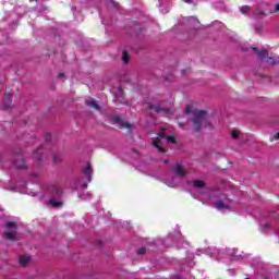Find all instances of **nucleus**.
<instances>
[{
    "label": "nucleus",
    "mask_w": 279,
    "mask_h": 279,
    "mask_svg": "<svg viewBox=\"0 0 279 279\" xmlns=\"http://www.w3.org/2000/svg\"><path fill=\"white\" fill-rule=\"evenodd\" d=\"M191 121L194 132H202L203 128H210L211 125L208 122V111L206 110H194Z\"/></svg>",
    "instance_id": "obj_1"
},
{
    "label": "nucleus",
    "mask_w": 279,
    "mask_h": 279,
    "mask_svg": "<svg viewBox=\"0 0 279 279\" xmlns=\"http://www.w3.org/2000/svg\"><path fill=\"white\" fill-rule=\"evenodd\" d=\"M7 228H13V230H8L4 232L5 239L8 241H15L16 240V222L8 221L7 222Z\"/></svg>",
    "instance_id": "obj_2"
},
{
    "label": "nucleus",
    "mask_w": 279,
    "mask_h": 279,
    "mask_svg": "<svg viewBox=\"0 0 279 279\" xmlns=\"http://www.w3.org/2000/svg\"><path fill=\"white\" fill-rule=\"evenodd\" d=\"M13 165L15 169H27V165L25 163V158L23 154H17L14 156Z\"/></svg>",
    "instance_id": "obj_3"
},
{
    "label": "nucleus",
    "mask_w": 279,
    "mask_h": 279,
    "mask_svg": "<svg viewBox=\"0 0 279 279\" xmlns=\"http://www.w3.org/2000/svg\"><path fill=\"white\" fill-rule=\"evenodd\" d=\"M111 121H113L114 123H118V125H121V128H125L126 130H132V124H130L126 121H123V119H121L118 116H113L111 118Z\"/></svg>",
    "instance_id": "obj_4"
},
{
    "label": "nucleus",
    "mask_w": 279,
    "mask_h": 279,
    "mask_svg": "<svg viewBox=\"0 0 279 279\" xmlns=\"http://www.w3.org/2000/svg\"><path fill=\"white\" fill-rule=\"evenodd\" d=\"M85 104L86 106H88V108H92L93 110H97L98 112H101V107L99 106V104H97V101H95V98H86L85 99Z\"/></svg>",
    "instance_id": "obj_5"
},
{
    "label": "nucleus",
    "mask_w": 279,
    "mask_h": 279,
    "mask_svg": "<svg viewBox=\"0 0 279 279\" xmlns=\"http://www.w3.org/2000/svg\"><path fill=\"white\" fill-rule=\"evenodd\" d=\"M33 158L36 161V165H38V167H40V162L43 160V146H39L37 148V150L34 151Z\"/></svg>",
    "instance_id": "obj_6"
},
{
    "label": "nucleus",
    "mask_w": 279,
    "mask_h": 279,
    "mask_svg": "<svg viewBox=\"0 0 279 279\" xmlns=\"http://www.w3.org/2000/svg\"><path fill=\"white\" fill-rule=\"evenodd\" d=\"M84 175L87 178L88 182H93V166L87 163L86 167L83 169Z\"/></svg>",
    "instance_id": "obj_7"
},
{
    "label": "nucleus",
    "mask_w": 279,
    "mask_h": 279,
    "mask_svg": "<svg viewBox=\"0 0 279 279\" xmlns=\"http://www.w3.org/2000/svg\"><path fill=\"white\" fill-rule=\"evenodd\" d=\"M174 175L177 178H184L186 175V170H184V168H182L181 163H177V166L174 168Z\"/></svg>",
    "instance_id": "obj_8"
},
{
    "label": "nucleus",
    "mask_w": 279,
    "mask_h": 279,
    "mask_svg": "<svg viewBox=\"0 0 279 279\" xmlns=\"http://www.w3.org/2000/svg\"><path fill=\"white\" fill-rule=\"evenodd\" d=\"M253 51H255L256 56H258L262 60H265L267 56H269V51L267 50H258V48L253 47Z\"/></svg>",
    "instance_id": "obj_9"
},
{
    "label": "nucleus",
    "mask_w": 279,
    "mask_h": 279,
    "mask_svg": "<svg viewBox=\"0 0 279 279\" xmlns=\"http://www.w3.org/2000/svg\"><path fill=\"white\" fill-rule=\"evenodd\" d=\"M12 106V93H4V108H10Z\"/></svg>",
    "instance_id": "obj_10"
},
{
    "label": "nucleus",
    "mask_w": 279,
    "mask_h": 279,
    "mask_svg": "<svg viewBox=\"0 0 279 279\" xmlns=\"http://www.w3.org/2000/svg\"><path fill=\"white\" fill-rule=\"evenodd\" d=\"M153 146H155L160 154H167V150L162 146H160V138L157 137L156 140H154Z\"/></svg>",
    "instance_id": "obj_11"
},
{
    "label": "nucleus",
    "mask_w": 279,
    "mask_h": 279,
    "mask_svg": "<svg viewBox=\"0 0 279 279\" xmlns=\"http://www.w3.org/2000/svg\"><path fill=\"white\" fill-rule=\"evenodd\" d=\"M216 208H217L218 210H226V209L230 208V206H228V204H226L223 201L218 199V201L216 202Z\"/></svg>",
    "instance_id": "obj_12"
},
{
    "label": "nucleus",
    "mask_w": 279,
    "mask_h": 279,
    "mask_svg": "<svg viewBox=\"0 0 279 279\" xmlns=\"http://www.w3.org/2000/svg\"><path fill=\"white\" fill-rule=\"evenodd\" d=\"M192 184L195 189H204V186H206V183L202 180H194Z\"/></svg>",
    "instance_id": "obj_13"
},
{
    "label": "nucleus",
    "mask_w": 279,
    "mask_h": 279,
    "mask_svg": "<svg viewBox=\"0 0 279 279\" xmlns=\"http://www.w3.org/2000/svg\"><path fill=\"white\" fill-rule=\"evenodd\" d=\"M122 62L123 64H130V53H128V50L122 52Z\"/></svg>",
    "instance_id": "obj_14"
},
{
    "label": "nucleus",
    "mask_w": 279,
    "mask_h": 279,
    "mask_svg": "<svg viewBox=\"0 0 279 279\" xmlns=\"http://www.w3.org/2000/svg\"><path fill=\"white\" fill-rule=\"evenodd\" d=\"M31 257L29 256H21L20 257V265H23V267H26V265L29 263Z\"/></svg>",
    "instance_id": "obj_15"
},
{
    "label": "nucleus",
    "mask_w": 279,
    "mask_h": 279,
    "mask_svg": "<svg viewBox=\"0 0 279 279\" xmlns=\"http://www.w3.org/2000/svg\"><path fill=\"white\" fill-rule=\"evenodd\" d=\"M148 110H154L155 112H157V114H160L162 112V108H160V106H156V105H149Z\"/></svg>",
    "instance_id": "obj_16"
},
{
    "label": "nucleus",
    "mask_w": 279,
    "mask_h": 279,
    "mask_svg": "<svg viewBox=\"0 0 279 279\" xmlns=\"http://www.w3.org/2000/svg\"><path fill=\"white\" fill-rule=\"evenodd\" d=\"M49 204L53 207V208H60V206H62V203L58 202V199L56 198H51L49 201Z\"/></svg>",
    "instance_id": "obj_17"
},
{
    "label": "nucleus",
    "mask_w": 279,
    "mask_h": 279,
    "mask_svg": "<svg viewBox=\"0 0 279 279\" xmlns=\"http://www.w3.org/2000/svg\"><path fill=\"white\" fill-rule=\"evenodd\" d=\"M267 64H279V59H275L274 57H268V60H266Z\"/></svg>",
    "instance_id": "obj_18"
},
{
    "label": "nucleus",
    "mask_w": 279,
    "mask_h": 279,
    "mask_svg": "<svg viewBox=\"0 0 279 279\" xmlns=\"http://www.w3.org/2000/svg\"><path fill=\"white\" fill-rule=\"evenodd\" d=\"M252 10V7L250 5H243L240 8V11L242 12V14H247V12H250Z\"/></svg>",
    "instance_id": "obj_19"
},
{
    "label": "nucleus",
    "mask_w": 279,
    "mask_h": 279,
    "mask_svg": "<svg viewBox=\"0 0 279 279\" xmlns=\"http://www.w3.org/2000/svg\"><path fill=\"white\" fill-rule=\"evenodd\" d=\"M52 160L53 162H56V165H58L59 162H61L62 157H60V155H53Z\"/></svg>",
    "instance_id": "obj_20"
},
{
    "label": "nucleus",
    "mask_w": 279,
    "mask_h": 279,
    "mask_svg": "<svg viewBox=\"0 0 279 279\" xmlns=\"http://www.w3.org/2000/svg\"><path fill=\"white\" fill-rule=\"evenodd\" d=\"M193 112V108L189 105L185 106L184 114H191Z\"/></svg>",
    "instance_id": "obj_21"
},
{
    "label": "nucleus",
    "mask_w": 279,
    "mask_h": 279,
    "mask_svg": "<svg viewBox=\"0 0 279 279\" xmlns=\"http://www.w3.org/2000/svg\"><path fill=\"white\" fill-rule=\"evenodd\" d=\"M166 141H168V143H172V145H175V143H177V142H175V137H173V136H171V135H170V136H167V137H166Z\"/></svg>",
    "instance_id": "obj_22"
},
{
    "label": "nucleus",
    "mask_w": 279,
    "mask_h": 279,
    "mask_svg": "<svg viewBox=\"0 0 279 279\" xmlns=\"http://www.w3.org/2000/svg\"><path fill=\"white\" fill-rule=\"evenodd\" d=\"M159 138L167 140V136L165 135V129L161 128V132L158 133Z\"/></svg>",
    "instance_id": "obj_23"
},
{
    "label": "nucleus",
    "mask_w": 279,
    "mask_h": 279,
    "mask_svg": "<svg viewBox=\"0 0 279 279\" xmlns=\"http://www.w3.org/2000/svg\"><path fill=\"white\" fill-rule=\"evenodd\" d=\"M255 16H256L257 19H263V16H265V12H264V11H258V12L255 14Z\"/></svg>",
    "instance_id": "obj_24"
},
{
    "label": "nucleus",
    "mask_w": 279,
    "mask_h": 279,
    "mask_svg": "<svg viewBox=\"0 0 279 279\" xmlns=\"http://www.w3.org/2000/svg\"><path fill=\"white\" fill-rule=\"evenodd\" d=\"M147 250L145 247H141L137 250V254L138 255H143V254H146Z\"/></svg>",
    "instance_id": "obj_25"
},
{
    "label": "nucleus",
    "mask_w": 279,
    "mask_h": 279,
    "mask_svg": "<svg viewBox=\"0 0 279 279\" xmlns=\"http://www.w3.org/2000/svg\"><path fill=\"white\" fill-rule=\"evenodd\" d=\"M49 141H51V134L47 133V134L45 135V142H46V143H49Z\"/></svg>",
    "instance_id": "obj_26"
},
{
    "label": "nucleus",
    "mask_w": 279,
    "mask_h": 279,
    "mask_svg": "<svg viewBox=\"0 0 279 279\" xmlns=\"http://www.w3.org/2000/svg\"><path fill=\"white\" fill-rule=\"evenodd\" d=\"M231 136L232 138H236L239 136V131H232Z\"/></svg>",
    "instance_id": "obj_27"
},
{
    "label": "nucleus",
    "mask_w": 279,
    "mask_h": 279,
    "mask_svg": "<svg viewBox=\"0 0 279 279\" xmlns=\"http://www.w3.org/2000/svg\"><path fill=\"white\" fill-rule=\"evenodd\" d=\"M275 141H279V132L274 135Z\"/></svg>",
    "instance_id": "obj_28"
},
{
    "label": "nucleus",
    "mask_w": 279,
    "mask_h": 279,
    "mask_svg": "<svg viewBox=\"0 0 279 279\" xmlns=\"http://www.w3.org/2000/svg\"><path fill=\"white\" fill-rule=\"evenodd\" d=\"M275 12H279V3L276 4Z\"/></svg>",
    "instance_id": "obj_29"
},
{
    "label": "nucleus",
    "mask_w": 279,
    "mask_h": 279,
    "mask_svg": "<svg viewBox=\"0 0 279 279\" xmlns=\"http://www.w3.org/2000/svg\"><path fill=\"white\" fill-rule=\"evenodd\" d=\"M83 186H84V189H88V183L84 182Z\"/></svg>",
    "instance_id": "obj_30"
},
{
    "label": "nucleus",
    "mask_w": 279,
    "mask_h": 279,
    "mask_svg": "<svg viewBox=\"0 0 279 279\" xmlns=\"http://www.w3.org/2000/svg\"><path fill=\"white\" fill-rule=\"evenodd\" d=\"M59 77H64V72H60Z\"/></svg>",
    "instance_id": "obj_31"
},
{
    "label": "nucleus",
    "mask_w": 279,
    "mask_h": 279,
    "mask_svg": "<svg viewBox=\"0 0 279 279\" xmlns=\"http://www.w3.org/2000/svg\"><path fill=\"white\" fill-rule=\"evenodd\" d=\"M163 165H169V159H165Z\"/></svg>",
    "instance_id": "obj_32"
},
{
    "label": "nucleus",
    "mask_w": 279,
    "mask_h": 279,
    "mask_svg": "<svg viewBox=\"0 0 279 279\" xmlns=\"http://www.w3.org/2000/svg\"><path fill=\"white\" fill-rule=\"evenodd\" d=\"M118 90H119L120 93H123V88H121V87H118Z\"/></svg>",
    "instance_id": "obj_33"
},
{
    "label": "nucleus",
    "mask_w": 279,
    "mask_h": 279,
    "mask_svg": "<svg viewBox=\"0 0 279 279\" xmlns=\"http://www.w3.org/2000/svg\"><path fill=\"white\" fill-rule=\"evenodd\" d=\"M193 0H184L185 3H191Z\"/></svg>",
    "instance_id": "obj_34"
},
{
    "label": "nucleus",
    "mask_w": 279,
    "mask_h": 279,
    "mask_svg": "<svg viewBox=\"0 0 279 279\" xmlns=\"http://www.w3.org/2000/svg\"><path fill=\"white\" fill-rule=\"evenodd\" d=\"M180 128H184V124H182V122L179 123Z\"/></svg>",
    "instance_id": "obj_35"
},
{
    "label": "nucleus",
    "mask_w": 279,
    "mask_h": 279,
    "mask_svg": "<svg viewBox=\"0 0 279 279\" xmlns=\"http://www.w3.org/2000/svg\"><path fill=\"white\" fill-rule=\"evenodd\" d=\"M223 198L228 201V196L223 195Z\"/></svg>",
    "instance_id": "obj_36"
},
{
    "label": "nucleus",
    "mask_w": 279,
    "mask_h": 279,
    "mask_svg": "<svg viewBox=\"0 0 279 279\" xmlns=\"http://www.w3.org/2000/svg\"><path fill=\"white\" fill-rule=\"evenodd\" d=\"M259 8H263V3L259 4Z\"/></svg>",
    "instance_id": "obj_37"
}]
</instances>
